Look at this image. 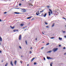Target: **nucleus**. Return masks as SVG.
Segmentation results:
<instances>
[{
  "instance_id": "4be33fe9",
  "label": "nucleus",
  "mask_w": 66,
  "mask_h": 66,
  "mask_svg": "<svg viewBox=\"0 0 66 66\" xmlns=\"http://www.w3.org/2000/svg\"><path fill=\"white\" fill-rule=\"evenodd\" d=\"M8 65V63H7L5 65V66H7V65Z\"/></svg>"
},
{
  "instance_id": "5fc2aeb1",
  "label": "nucleus",
  "mask_w": 66,
  "mask_h": 66,
  "mask_svg": "<svg viewBox=\"0 0 66 66\" xmlns=\"http://www.w3.org/2000/svg\"><path fill=\"white\" fill-rule=\"evenodd\" d=\"M63 19H66V18H63Z\"/></svg>"
},
{
  "instance_id": "f3484780",
  "label": "nucleus",
  "mask_w": 66,
  "mask_h": 66,
  "mask_svg": "<svg viewBox=\"0 0 66 66\" xmlns=\"http://www.w3.org/2000/svg\"><path fill=\"white\" fill-rule=\"evenodd\" d=\"M59 40H62V38H61L60 37H59Z\"/></svg>"
},
{
  "instance_id": "49530a36",
  "label": "nucleus",
  "mask_w": 66,
  "mask_h": 66,
  "mask_svg": "<svg viewBox=\"0 0 66 66\" xmlns=\"http://www.w3.org/2000/svg\"><path fill=\"white\" fill-rule=\"evenodd\" d=\"M51 14H52V11H51Z\"/></svg>"
},
{
  "instance_id": "9d476101",
  "label": "nucleus",
  "mask_w": 66,
  "mask_h": 66,
  "mask_svg": "<svg viewBox=\"0 0 66 66\" xmlns=\"http://www.w3.org/2000/svg\"><path fill=\"white\" fill-rule=\"evenodd\" d=\"M24 25V24L23 23H21L20 24V26L21 27H22V26H23Z\"/></svg>"
},
{
  "instance_id": "37998d69",
  "label": "nucleus",
  "mask_w": 66,
  "mask_h": 66,
  "mask_svg": "<svg viewBox=\"0 0 66 66\" xmlns=\"http://www.w3.org/2000/svg\"><path fill=\"white\" fill-rule=\"evenodd\" d=\"M3 60H2V63H3Z\"/></svg>"
},
{
  "instance_id": "a19ab883",
  "label": "nucleus",
  "mask_w": 66,
  "mask_h": 66,
  "mask_svg": "<svg viewBox=\"0 0 66 66\" xmlns=\"http://www.w3.org/2000/svg\"><path fill=\"white\" fill-rule=\"evenodd\" d=\"M65 32V31H63V33H64Z\"/></svg>"
},
{
  "instance_id": "e433bc0d",
  "label": "nucleus",
  "mask_w": 66,
  "mask_h": 66,
  "mask_svg": "<svg viewBox=\"0 0 66 66\" xmlns=\"http://www.w3.org/2000/svg\"><path fill=\"white\" fill-rule=\"evenodd\" d=\"M20 62L21 63V64H22V61H20Z\"/></svg>"
},
{
  "instance_id": "0e129e2a",
  "label": "nucleus",
  "mask_w": 66,
  "mask_h": 66,
  "mask_svg": "<svg viewBox=\"0 0 66 66\" xmlns=\"http://www.w3.org/2000/svg\"><path fill=\"white\" fill-rule=\"evenodd\" d=\"M43 42V43H44V42Z\"/></svg>"
},
{
  "instance_id": "f257e3e1",
  "label": "nucleus",
  "mask_w": 66,
  "mask_h": 66,
  "mask_svg": "<svg viewBox=\"0 0 66 66\" xmlns=\"http://www.w3.org/2000/svg\"><path fill=\"white\" fill-rule=\"evenodd\" d=\"M57 50H58V48H54L53 49V52H55V51Z\"/></svg>"
},
{
  "instance_id": "f8f14e48",
  "label": "nucleus",
  "mask_w": 66,
  "mask_h": 66,
  "mask_svg": "<svg viewBox=\"0 0 66 66\" xmlns=\"http://www.w3.org/2000/svg\"><path fill=\"white\" fill-rule=\"evenodd\" d=\"M14 14H19V13L15 12H14Z\"/></svg>"
},
{
  "instance_id": "c756f323",
  "label": "nucleus",
  "mask_w": 66,
  "mask_h": 66,
  "mask_svg": "<svg viewBox=\"0 0 66 66\" xmlns=\"http://www.w3.org/2000/svg\"><path fill=\"white\" fill-rule=\"evenodd\" d=\"M36 62H34V65H36Z\"/></svg>"
},
{
  "instance_id": "6e6d98bb",
  "label": "nucleus",
  "mask_w": 66,
  "mask_h": 66,
  "mask_svg": "<svg viewBox=\"0 0 66 66\" xmlns=\"http://www.w3.org/2000/svg\"><path fill=\"white\" fill-rule=\"evenodd\" d=\"M64 55H65L66 54V53H65L64 54Z\"/></svg>"
},
{
  "instance_id": "5701e85b",
  "label": "nucleus",
  "mask_w": 66,
  "mask_h": 66,
  "mask_svg": "<svg viewBox=\"0 0 66 66\" xmlns=\"http://www.w3.org/2000/svg\"><path fill=\"white\" fill-rule=\"evenodd\" d=\"M30 18H31V17H29L27 18V19H29Z\"/></svg>"
},
{
  "instance_id": "72a5a7b5",
  "label": "nucleus",
  "mask_w": 66,
  "mask_h": 66,
  "mask_svg": "<svg viewBox=\"0 0 66 66\" xmlns=\"http://www.w3.org/2000/svg\"><path fill=\"white\" fill-rule=\"evenodd\" d=\"M19 48H20V49H21V47L20 46H19Z\"/></svg>"
},
{
  "instance_id": "8fccbe9b",
  "label": "nucleus",
  "mask_w": 66,
  "mask_h": 66,
  "mask_svg": "<svg viewBox=\"0 0 66 66\" xmlns=\"http://www.w3.org/2000/svg\"><path fill=\"white\" fill-rule=\"evenodd\" d=\"M30 53H31V51H30Z\"/></svg>"
},
{
  "instance_id": "423d86ee",
  "label": "nucleus",
  "mask_w": 66,
  "mask_h": 66,
  "mask_svg": "<svg viewBox=\"0 0 66 66\" xmlns=\"http://www.w3.org/2000/svg\"><path fill=\"white\" fill-rule=\"evenodd\" d=\"M22 10L23 11V13H24L26 12V10H25V9H22Z\"/></svg>"
},
{
  "instance_id": "3c124183",
  "label": "nucleus",
  "mask_w": 66,
  "mask_h": 66,
  "mask_svg": "<svg viewBox=\"0 0 66 66\" xmlns=\"http://www.w3.org/2000/svg\"><path fill=\"white\" fill-rule=\"evenodd\" d=\"M35 39H36V40H37V38H36Z\"/></svg>"
},
{
  "instance_id": "4c0bfd02",
  "label": "nucleus",
  "mask_w": 66,
  "mask_h": 66,
  "mask_svg": "<svg viewBox=\"0 0 66 66\" xmlns=\"http://www.w3.org/2000/svg\"><path fill=\"white\" fill-rule=\"evenodd\" d=\"M15 9H19V8H15Z\"/></svg>"
},
{
  "instance_id": "bf43d9fd",
  "label": "nucleus",
  "mask_w": 66,
  "mask_h": 66,
  "mask_svg": "<svg viewBox=\"0 0 66 66\" xmlns=\"http://www.w3.org/2000/svg\"><path fill=\"white\" fill-rule=\"evenodd\" d=\"M62 32H63V30H62Z\"/></svg>"
},
{
  "instance_id": "f03ea898",
  "label": "nucleus",
  "mask_w": 66,
  "mask_h": 66,
  "mask_svg": "<svg viewBox=\"0 0 66 66\" xmlns=\"http://www.w3.org/2000/svg\"><path fill=\"white\" fill-rule=\"evenodd\" d=\"M47 58L48 60H50V59H53V58L51 57H48V56H47Z\"/></svg>"
},
{
  "instance_id": "7c9ffc66",
  "label": "nucleus",
  "mask_w": 66,
  "mask_h": 66,
  "mask_svg": "<svg viewBox=\"0 0 66 66\" xmlns=\"http://www.w3.org/2000/svg\"><path fill=\"white\" fill-rule=\"evenodd\" d=\"M49 10L50 11V12H52V10H51V9H49Z\"/></svg>"
},
{
  "instance_id": "39448f33",
  "label": "nucleus",
  "mask_w": 66,
  "mask_h": 66,
  "mask_svg": "<svg viewBox=\"0 0 66 66\" xmlns=\"http://www.w3.org/2000/svg\"><path fill=\"white\" fill-rule=\"evenodd\" d=\"M21 35H20L19 36V40H21Z\"/></svg>"
},
{
  "instance_id": "ddd939ff",
  "label": "nucleus",
  "mask_w": 66,
  "mask_h": 66,
  "mask_svg": "<svg viewBox=\"0 0 66 66\" xmlns=\"http://www.w3.org/2000/svg\"><path fill=\"white\" fill-rule=\"evenodd\" d=\"M52 51H50L48 52H47V53H51V52H52Z\"/></svg>"
},
{
  "instance_id": "052dcab7",
  "label": "nucleus",
  "mask_w": 66,
  "mask_h": 66,
  "mask_svg": "<svg viewBox=\"0 0 66 66\" xmlns=\"http://www.w3.org/2000/svg\"><path fill=\"white\" fill-rule=\"evenodd\" d=\"M22 0V1H24V0Z\"/></svg>"
},
{
  "instance_id": "13d9d810",
  "label": "nucleus",
  "mask_w": 66,
  "mask_h": 66,
  "mask_svg": "<svg viewBox=\"0 0 66 66\" xmlns=\"http://www.w3.org/2000/svg\"><path fill=\"white\" fill-rule=\"evenodd\" d=\"M29 66V64H28L27 65V66Z\"/></svg>"
},
{
  "instance_id": "de8ad7c7",
  "label": "nucleus",
  "mask_w": 66,
  "mask_h": 66,
  "mask_svg": "<svg viewBox=\"0 0 66 66\" xmlns=\"http://www.w3.org/2000/svg\"><path fill=\"white\" fill-rule=\"evenodd\" d=\"M0 21H2V20H1V19H0Z\"/></svg>"
},
{
  "instance_id": "f704fd0d",
  "label": "nucleus",
  "mask_w": 66,
  "mask_h": 66,
  "mask_svg": "<svg viewBox=\"0 0 66 66\" xmlns=\"http://www.w3.org/2000/svg\"><path fill=\"white\" fill-rule=\"evenodd\" d=\"M44 60H45V61L46 60V59H45V57H44Z\"/></svg>"
},
{
  "instance_id": "412c9836",
  "label": "nucleus",
  "mask_w": 66,
  "mask_h": 66,
  "mask_svg": "<svg viewBox=\"0 0 66 66\" xmlns=\"http://www.w3.org/2000/svg\"><path fill=\"white\" fill-rule=\"evenodd\" d=\"M48 45H49V43H47L46 45V46H47Z\"/></svg>"
},
{
  "instance_id": "6e6552de",
  "label": "nucleus",
  "mask_w": 66,
  "mask_h": 66,
  "mask_svg": "<svg viewBox=\"0 0 66 66\" xmlns=\"http://www.w3.org/2000/svg\"><path fill=\"white\" fill-rule=\"evenodd\" d=\"M10 28H11V29H14V26L12 27V26H10Z\"/></svg>"
},
{
  "instance_id": "2eb2a0df",
  "label": "nucleus",
  "mask_w": 66,
  "mask_h": 66,
  "mask_svg": "<svg viewBox=\"0 0 66 66\" xmlns=\"http://www.w3.org/2000/svg\"><path fill=\"white\" fill-rule=\"evenodd\" d=\"M34 59H35V58H33L31 60V62H32V61H33L34 60Z\"/></svg>"
},
{
  "instance_id": "b1692460",
  "label": "nucleus",
  "mask_w": 66,
  "mask_h": 66,
  "mask_svg": "<svg viewBox=\"0 0 66 66\" xmlns=\"http://www.w3.org/2000/svg\"><path fill=\"white\" fill-rule=\"evenodd\" d=\"M46 27L47 28H49V27L48 26H46Z\"/></svg>"
},
{
  "instance_id": "69168bd1",
  "label": "nucleus",
  "mask_w": 66,
  "mask_h": 66,
  "mask_svg": "<svg viewBox=\"0 0 66 66\" xmlns=\"http://www.w3.org/2000/svg\"><path fill=\"white\" fill-rule=\"evenodd\" d=\"M31 17H32V16H31Z\"/></svg>"
},
{
  "instance_id": "393cba45",
  "label": "nucleus",
  "mask_w": 66,
  "mask_h": 66,
  "mask_svg": "<svg viewBox=\"0 0 66 66\" xmlns=\"http://www.w3.org/2000/svg\"><path fill=\"white\" fill-rule=\"evenodd\" d=\"M54 37H52L51 38H50L51 39H53V38H54Z\"/></svg>"
},
{
  "instance_id": "e2e57ef3",
  "label": "nucleus",
  "mask_w": 66,
  "mask_h": 66,
  "mask_svg": "<svg viewBox=\"0 0 66 66\" xmlns=\"http://www.w3.org/2000/svg\"><path fill=\"white\" fill-rule=\"evenodd\" d=\"M0 45H1V43L0 42Z\"/></svg>"
},
{
  "instance_id": "4468645a",
  "label": "nucleus",
  "mask_w": 66,
  "mask_h": 66,
  "mask_svg": "<svg viewBox=\"0 0 66 66\" xmlns=\"http://www.w3.org/2000/svg\"><path fill=\"white\" fill-rule=\"evenodd\" d=\"M46 15H47V13H45L44 16V17H46Z\"/></svg>"
},
{
  "instance_id": "09e8293b",
  "label": "nucleus",
  "mask_w": 66,
  "mask_h": 66,
  "mask_svg": "<svg viewBox=\"0 0 66 66\" xmlns=\"http://www.w3.org/2000/svg\"><path fill=\"white\" fill-rule=\"evenodd\" d=\"M42 33L44 35V33L43 32H42Z\"/></svg>"
},
{
  "instance_id": "bb28decb",
  "label": "nucleus",
  "mask_w": 66,
  "mask_h": 66,
  "mask_svg": "<svg viewBox=\"0 0 66 66\" xmlns=\"http://www.w3.org/2000/svg\"><path fill=\"white\" fill-rule=\"evenodd\" d=\"M45 23L46 24H48V23H47L46 22H45Z\"/></svg>"
},
{
  "instance_id": "79ce46f5",
  "label": "nucleus",
  "mask_w": 66,
  "mask_h": 66,
  "mask_svg": "<svg viewBox=\"0 0 66 66\" xmlns=\"http://www.w3.org/2000/svg\"><path fill=\"white\" fill-rule=\"evenodd\" d=\"M34 19V18H33V19H31V20H33V19Z\"/></svg>"
},
{
  "instance_id": "338daca9",
  "label": "nucleus",
  "mask_w": 66,
  "mask_h": 66,
  "mask_svg": "<svg viewBox=\"0 0 66 66\" xmlns=\"http://www.w3.org/2000/svg\"><path fill=\"white\" fill-rule=\"evenodd\" d=\"M39 16H40V15H39Z\"/></svg>"
},
{
  "instance_id": "c03bdc74",
  "label": "nucleus",
  "mask_w": 66,
  "mask_h": 66,
  "mask_svg": "<svg viewBox=\"0 0 66 66\" xmlns=\"http://www.w3.org/2000/svg\"><path fill=\"white\" fill-rule=\"evenodd\" d=\"M64 37H65V38H66V36H64Z\"/></svg>"
},
{
  "instance_id": "cd10ccee",
  "label": "nucleus",
  "mask_w": 66,
  "mask_h": 66,
  "mask_svg": "<svg viewBox=\"0 0 66 66\" xmlns=\"http://www.w3.org/2000/svg\"><path fill=\"white\" fill-rule=\"evenodd\" d=\"M44 47H42L41 48V49L42 50V49H44Z\"/></svg>"
},
{
  "instance_id": "7ed1b4c3",
  "label": "nucleus",
  "mask_w": 66,
  "mask_h": 66,
  "mask_svg": "<svg viewBox=\"0 0 66 66\" xmlns=\"http://www.w3.org/2000/svg\"><path fill=\"white\" fill-rule=\"evenodd\" d=\"M19 31V30H18V29L16 30V29H14L13 31V32H15L16 31V32H18Z\"/></svg>"
},
{
  "instance_id": "c85d7f7f",
  "label": "nucleus",
  "mask_w": 66,
  "mask_h": 66,
  "mask_svg": "<svg viewBox=\"0 0 66 66\" xmlns=\"http://www.w3.org/2000/svg\"><path fill=\"white\" fill-rule=\"evenodd\" d=\"M44 12V10H42V11H40V12Z\"/></svg>"
},
{
  "instance_id": "4d7b16f0",
  "label": "nucleus",
  "mask_w": 66,
  "mask_h": 66,
  "mask_svg": "<svg viewBox=\"0 0 66 66\" xmlns=\"http://www.w3.org/2000/svg\"><path fill=\"white\" fill-rule=\"evenodd\" d=\"M21 57H23V56H21Z\"/></svg>"
},
{
  "instance_id": "0eeeda50",
  "label": "nucleus",
  "mask_w": 66,
  "mask_h": 66,
  "mask_svg": "<svg viewBox=\"0 0 66 66\" xmlns=\"http://www.w3.org/2000/svg\"><path fill=\"white\" fill-rule=\"evenodd\" d=\"M10 64L12 66H13V62H12V61H11Z\"/></svg>"
},
{
  "instance_id": "1a4fd4ad",
  "label": "nucleus",
  "mask_w": 66,
  "mask_h": 66,
  "mask_svg": "<svg viewBox=\"0 0 66 66\" xmlns=\"http://www.w3.org/2000/svg\"><path fill=\"white\" fill-rule=\"evenodd\" d=\"M2 39L1 37H0V41L2 42Z\"/></svg>"
},
{
  "instance_id": "20e7f679",
  "label": "nucleus",
  "mask_w": 66,
  "mask_h": 66,
  "mask_svg": "<svg viewBox=\"0 0 66 66\" xmlns=\"http://www.w3.org/2000/svg\"><path fill=\"white\" fill-rule=\"evenodd\" d=\"M39 11H38V12L36 13V15L38 16V15H39Z\"/></svg>"
},
{
  "instance_id": "a18cd8bd",
  "label": "nucleus",
  "mask_w": 66,
  "mask_h": 66,
  "mask_svg": "<svg viewBox=\"0 0 66 66\" xmlns=\"http://www.w3.org/2000/svg\"><path fill=\"white\" fill-rule=\"evenodd\" d=\"M1 52H2V51H0V53H1Z\"/></svg>"
},
{
  "instance_id": "aec40b11",
  "label": "nucleus",
  "mask_w": 66,
  "mask_h": 66,
  "mask_svg": "<svg viewBox=\"0 0 66 66\" xmlns=\"http://www.w3.org/2000/svg\"><path fill=\"white\" fill-rule=\"evenodd\" d=\"M25 43L26 45H28V43H27V41L26 40L25 41Z\"/></svg>"
},
{
  "instance_id": "a211bd4d",
  "label": "nucleus",
  "mask_w": 66,
  "mask_h": 66,
  "mask_svg": "<svg viewBox=\"0 0 66 66\" xmlns=\"http://www.w3.org/2000/svg\"><path fill=\"white\" fill-rule=\"evenodd\" d=\"M50 13H51L50 12H48V14H49L48 15H49V16H50V15H51V14H50Z\"/></svg>"
},
{
  "instance_id": "6ab92c4d",
  "label": "nucleus",
  "mask_w": 66,
  "mask_h": 66,
  "mask_svg": "<svg viewBox=\"0 0 66 66\" xmlns=\"http://www.w3.org/2000/svg\"><path fill=\"white\" fill-rule=\"evenodd\" d=\"M54 24H55L54 23H53V24L52 25V27H54Z\"/></svg>"
},
{
  "instance_id": "a878e982",
  "label": "nucleus",
  "mask_w": 66,
  "mask_h": 66,
  "mask_svg": "<svg viewBox=\"0 0 66 66\" xmlns=\"http://www.w3.org/2000/svg\"><path fill=\"white\" fill-rule=\"evenodd\" d=\"M19 6H21V3L19 4Z\"/></svg>"
},
{
  "instance_id": "864d4df0",
  "label": "nucleus",
  "mask_w": 66,
  "mask_h": 66,
  "mask_svg": "<svg viewBox=\"0 0 66 66\" xmlns=\"http://www.w3.org/2000/svg\"><path fill=\"white\" fill-rule=\"evenodd\" d=\"M26 30H27V29H25V30H24V31H26Z\"/></svg>"
},
{
  "instance_id": "dca6fc26",
  "label": "nucleus",
  "mask_w": 66,
  "mask_h": 66,
  "mask_svg": "<svg viewBox=\"0 0 66 66\" xmlns=\"http://www.w3.org/2000/svg\"><path fill=\"white\" fill-rule=\"evenodd\" d=\"M53 64V63L52 62H51L50 63V65L51 66H52V64Z\"/></svg>"
},
{
  "instance_id": "473e14b6",
  "label": "nucleus",
  "mask_w": 66,
  "mask_h": 66,
  "mask_svg": "<svg viewBox=\"0 0 66 66\" xmlns=\"http://www.w3.org/2000/svg\"><path fill=\"white\" fill-rule=\"evenodd\" d=\"M6 13H7V12H4V14H6Z\"/></svg>"
},
{
  "instance_id": "ea45409f",
  "label": "nucleus",
  "mask_w": 66,
  "mask_h": 66,
  "mask_svg": "<svg viewBox=\"0 0 66 66\" xmlns=\"http://www.w3.org/2000/svg\"><path fill=\"white\" fill-rule=\"evenodd\" d=\"M26 28V27H23V29H25V28Z\"/></svg>"
},
{
  "instance_id": "c9c22d12",
  "label": "nucleus",
  "mask_w": 66,
  "mask_h": 66,
  "mask_svg": "<svg viewBox=\"0 0 66 66\" xmlns=\"http://www.w3.org/2000/svg\"><path fill=\"white\" fill-rule=\"evenodd\" d=\"M61 46H62V45H59V47H61Z\"/></svg>"
},
{
  "instance_id": "2f4dec72",
  "label": "nucleus",
  "mask_w": 66,
  "mask_h": 66,
  "mask_svg": "<svg viewBox=\"0 0 66 66\" xmlns=\"http://www.w3.org/2000/svg\"><path fill=\"white\" fill-rule=\"evenodd\" d=\"M47 8H49V5L47 6Z\"/></svg>"
},
{
  "instance_id": "680f3d73",
  "label": "nucleus",
  "mask_w": 66,
  "mask_h": 66,
  "mask_svg": "<svg viewBox=\"0 0 66 66\" xmlns=\"http://www.w3.org/2000/svg\"><path fill=\"white\" fill-rule=\"evenodd\" d=\"M41 15L42 16V15H43V14H41Z\"/></svg>"
},
{
  "instance_id": "58836bf2",
  "label": "nucleus",
  "mask_w": 66,
  "mask_h": 66,
  "mask_svg": "<svg viewBox=\"0 0 66 66\" xmlns=\"http://www.w3.org/2000/svg\"><path fill=\"white\" fill-rule=\"evenodd\" d=\"M63 49H66V48L65 47H64L63 48Z\"/></svg>"
},
{
  "instance_id": "9b49d317",
  "label": "nucleus",
  "mask_w": 66,
  "mask_h": 66,
  "mask_svg": "<svg viewBox=\"0 0 66 66\" xmlns=\"http://www.w3.org/2000/svg\"><path fill=\"white\" fill-rule=\"evenodd\" d=\"M17 63V61L15 60V61L14 62V64H15V65H16V63Z\"/></svg>"
},
{
  "instance_id": "603ef678",
  "label": "nucleus",
  "mask_w": 66,
  "mask_h": 66,
  "mask_svg": "<svg viewBox=\"0 0 66 66\" xmlns=\"http://www.w3.org/2000/svg\"><path fill=\"white\" fill-rule=\"evenodd\" d=\"M30 49H32V47H31V48H30Z\"/></svg>"
}]
</instances>
